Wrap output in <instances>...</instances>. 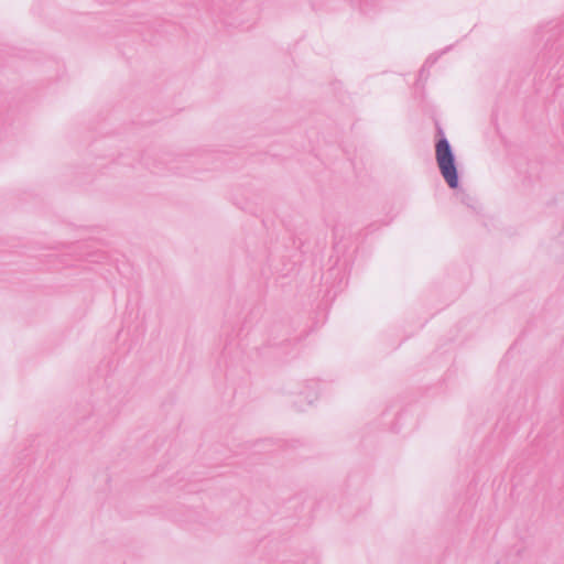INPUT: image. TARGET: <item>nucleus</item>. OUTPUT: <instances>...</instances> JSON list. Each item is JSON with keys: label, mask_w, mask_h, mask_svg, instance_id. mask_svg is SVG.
I'll use <instances>...</instances> for the list:
<instances>
[{"label": "nucleus", "mask_w": 564, "mask_h": 564, "mask_svg": "<svg viewBox=\"0 0 564 564\" xmlns=\"http://www.w3.org/2000/svg\"><path fill=\"white\" fill-rule=\"evenodd\" d=\"M354 4L365 15H373L381 9L380 0H354Z\"/></svg>", "instance_id": "3"}, {"label": "nucleus", "mask_w": 564, "mask_h": 564, "mask_svg": "<svg viewBox=\"0 0 564 564\" xmlns=\"http://www.w3.org/2000/svg\"><path fill=\"white\" fill-rule=\"evenodd\" d=\"M445 53V51L436 52L430 54L424 64L422 65L420 70H429L430 68L434 67L436 61Z\"/></svg>", "instance_id": "4"}, {"label": "nucleus", "mask_w": 564, "mask_h": 564, "mask_svg": "<svg viewBox=\"0 0 564 564\" xmlns=\"http://www.w3.org/2000/svg\"><path fill=\"white\" fill-rule=\"evenodd\" d=\"M560 33L558 25L553 22L536 28L534 41L543 42V46L533 56V67L564 68V37H560Z\"/></svg>", "instance_id": "1"}, {"label": "nucleus", "mask_w": 564, "mask_h": 564, "mask_svg": "<svg viewBox=\"0 0 564 564\" xmlns=\"http://www.w3.org/2000/svg\"><path fill=\"white\" fill-rule=\"evenodd\" d=\"M436 162L441 174L449 187L458 185L457 170L454 163V155L446 139H441L435 147Z\"/></svg>", "instance_id": "2"}, {"label": "nucleus", "mask_w": 564, "mask_h": 564, "mask_svg": "<svg viewBox=\"0 0 564 564\" xmlns=\"http://www.w3.org/2000/svg\"><path fill=\"white\" fill-rule=\"evenodd\" d=\"M225 23L229 26L240 28L242 30H249L252 26V23L245 25L242 21H225Z\"/></svg>", "instance_id": "5"}]
</instances>
